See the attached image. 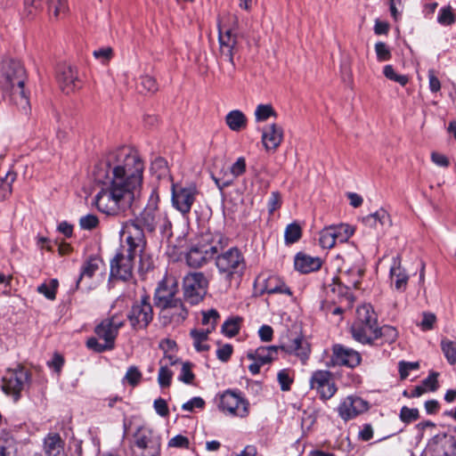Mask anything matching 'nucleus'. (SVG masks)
<instances>
[{"instance_id":"nucleus-12","label":"nucleus","mask_w":456,"mask_h":456,"mask_svg":"<svg viewBox=\"0 0 456 456\" xmlns=\"http://www.w3.org/2000/svg\"><path fill=\"white\" fill-rule=\"evenodd\" d=\"M28 380V374L24 368L8 370L2 378V390L5 395L12 396L14 401H17Z\"/></svg>"},{"instance_id":"nucleus-64","label":"nucleus","mask_w":456,"mask_h":456,"mask_svg":"<svg viewBox=\"0 0 456 456\" xmlns=\"http://www.w3.org/2000/svg\"><path fill=\"white\" fill-rule=\"evenodd\" d=\"M86 346L88 348H90L95 352H98V353H102V352L110 350L113 348V347H109L108 343L105 341H103V343H100L98 341V338H90L86 342Z\"/></svg>"},{"instance_id":"nucleus-14","label":"nucleus","mask_w":456,"mask_h":456,"mask_svg":"<svg viewBox=\"0 0 456 456\" xmlns=\"http://www.w3.org/2000/svg\"><path fill=\"white\" fill-rule=\"evenodd\" d=\"M219 45L220 57L230 62L232 65V70L228 73V76L233 77L236 67L234 56L240 52L239 37L237 34L232 32L231 29L226 30L224 33L220 32Z\"/></svg>"},{"instance_id":"nucleus-32","label":"nucleus","mask_w":456,"mask_h":456,"mask_svg":"<svg viewBox=\"0 0 456 456\" xmlns=\"http://www.w3.org/2000/svg\"><path fill=\"white\" fill-rule=\"evenodd\" d=\"M247 118L245 114L239 110H234L230 112L225 117V123L228 127L234 132H239L244 129L247 126Z\"/></svg>"},{"instance_id":"nucleus-11","label":"nucleus","mask_w":456,"mask_h":456,"mask_svg":"<svg viewBox=\"0 0 456 456\" xmlns=\"http://www.w3.org/2000/svg\"><path fill=\"white\" fill-rule=\"evenodd\" d=\"M309 386L323 401L330 399L338 390L333 374L326 370H314L309 379Z\"/></svg>"},{"instance_id":"nucleus-20","label":"nucleus","mask_w":456,"mask_h":456,"mask_svg":"<svg viewBox=\"0 0 456 456\" xmlns=\"http://www.w3.org/2000/svg\"><path fill=\"white\" fill-rule=\"evenodd\" d=\"M368 410V403L358 396L346 397L338 408V415L344 420L352 419Z\"/></svg>"},{"instance_id":"nucleus-33","label":"nucleus","mask_w":456,"mask_h":456,"mask_svg":"<svg viewBox=\"0 0 456 456\" xmlns=\"http://www.w3.org/2000/svg\"><path fill=\"white\" fill-rule=\"evenodd\" d=\"M351 288L345 283L342 280L338 282H334L331 285V291L333 294H337L342 301H345L347 307H351L354 297L351 293Z\"/></svg>"},{"instance_id":"nucleus-54","label":"nucleus","mask_w":456,"mask_h":456,"mask_svg":"<svg viewBox=\"0 0 456 456\" xmlns=\"http://www.w3.org/2000/svg\"><path fill=\"white\" fill-rule=\"evenodd\" d=\"M383 73L387 78L397 82L401 86H405L408 83L407 76L396 74L392 65H386Z\"/></svg>"},{"instance_id":"nucleus-17","label":"nucleus","mask_w":456,"mask_h":456,"mask_svg":"<svg viewBox=\"0 0 456 456\" xmlns=\"http://www.w3.org/2000/svg\"><path fill=\"white\" fill-rule=\"evenodd\" d=\"M178 292V286L174 278H165L159 282L156 289L154 300L155 305L159 308L167 306L168 304L174 303L178 300L176 294Z\"/></svg>"},{"instance_id":"nucleus-41","label":"nucleus","mask_w":456,"mask_h":456,"mask_svg":"<svg viewBox=\"0 0 456 456\" xmlns=\"http://www.w3.org/2000/svg\"><path fill=\"white\" fill-rule=\"evenodd\" d=\"M441 349L450 364L456 363V340L443 338L441 340Z\"/></svg>"},{"instance_id":"nucleus-44","label":"nucleus","mask_w":456,"mask_h":456,"mask_svg":"<svg viewBox=\"0 0 456 456\" xmlns=\"http://www.w3.org/2000/svg\"><path fill=\"white\" fill-rule=\"evenodd\" d=\"M319 242L323 248H331L335 246L338 240L335 238V232L331 226L325 227L321 231Z\"/></svg>"},{"instance_id":"nucleus-4","label":"nucleus","mask_w":456,"mask_h":456,"mask_svg":"<svg viewBox=\"0 0 456 456\" xmlns=\"http://www.w3.org/2000/svg\"><path fill=\"white\" fill-rule=\"evenodd\" d=\"M229 240L222 233L201 234L186 254V263L193 268H199L213 260L216 256L228 246Z\"/></svg>"},{"instance_id":"nucleus-47","label":"nucleus","mask_w":456,"mask_h":456,"mask_svg":"<svg viewBox=\"0 0 456 456\" xmlns=\"http://www.w3.org/2000/svg\"><path fill=\"white\" fill-rule=\"evenodd\" d=\"M16 450V442L12 437L0 436V456H13Z\"/></svg>"},{"instance_id":"nucleus-15","label":"nucleus","mask_w":456,"mask_h":456,"mask_svg":"<svg viewBox=\"0 0 456 456\" xmlns=\"http://www.w3.org/2000/svg\"><path fill=\"white\" fill-rule=\"evenodd\" d=\"M125 324V319L118 314L102 320L94 329L98 338L108 343L109 347H114L118 330Z\"/></svg>"},{"instance_id":"nucleus-9","label":"nucleus","mask_w":456,"mask_h":456,"mask_svg":"<svg viewBox=\"0 0 456 456\" xmlns=\"http://www.w3.org/2000/svg\"><path fill=\"white\" fill-rule=\"evenodd\" d=\"M208 281L203 273H191L183 279V296L191 305L200 302L207 293Z\"/></svg>"},{"instance_id":"nucleus-60","label":"nucleus","mask_w":456,"mask_h":456,"mask_svg":"<svg viewBox=\"0 0 456 456\" xmlns=\"http://www.w3.org/2000/svg\"><path fill=\"white\" fill-rule=\"evenodd\" d=\"M93 55L95 59L99 60L102 63L108 62L113 56V50L110 47H103L93 52Z\"/></svg>"},{"instance_id":"nucleus-53","label":"nucleus","mask_w":456,"mask_h":456,"mask_svg":"<svg viewBox=\"0 0 456 456\" xmlns=\"http://www.w3.org/2000/svg\"><path fill=\"white\" fill-rule=\"evenodd\" d=\"M399 418L403 422L408 424L417 420L419 418V412L416 408L403 406L400 411Z\"/></svg>"},{"instance_id":"nucleus-19","label":"nucleus","mask_w":456,"mask_h":456,"mask_svg":"<svg viewBox=\"0 0 456 456\" xmlns=\"http://www.w3.org/2000/svg\"><path fill=\"white\" fill-rule=\"evenodd\" d=\"M280 349L289 354L297 356L304 364L308 360L311 353L310 344L300 335L289 338L286 342L280 346Z\"/></svg>"},{"instance_id":"nucleus-50","label":"nucleus","mask_w":456,"mask_h":456,"mask_svg":"<svg viewBox=\"0 0 456 456\" xmlns=\"http://www.w3.org/2000/svg\"><path fill=\"white\" fill-rule=\"evenodd\" d=\"M276 116L274 109L270 104H259L255 110V118L257 122H263Z\"/></svg>"},{"instance_id":"nucleus-35","label":"nucleus","mask_w":456,"mask_h":456,"mask_svg":"<svg viewBox=\"0 0 456 456\" xmlns=\"http://www.w3.org/2000/svg\"><path fill=\"white\" fill-rule=\"evenodd\" d=\"M135 445L141 449H158V436L151 432L139 433L135 438Z\"/></svg>"},{"instance_id":"nucleus-25","label":"nucleus","mask_w":456,"mask_h":456,"mask_svg":"<svg viewBox=\"0 0 456 456\" xmlns=\"http://www.w3.org/2000/svg\"><path fill=\"white\" fill-rule=\"evenodd\" d=\"M389 275L395 289L400 292L405 291L409 281V274L402 266V258L399 255L392 259Z\"/></svg>"},{"instance_id":"nucleus-58","label":"nucleus","mask_w":456,"mask_h":456,"mask_svg":"<svg viewBox=\"0 0 456 456\" xmlns=\"http://www.w3.org/2000/svg\"><path fill=\"white\" fill-rule=\"evenodd\" d=\"M375 52L379 61H389L392 57L388 46L383 42H378L375 45Z\"/></svg>"},{"instance_id":"nucleus-21","label":"nucleus","mask_w":456,"mask_h":456,"mask_svg":"<svg viewBox=\"0 0 456 456\" xmlns=\"http://www.w3.org/2000/svg\"><path fill=\"white\" fill-rule=\"evenodd\" d=\"M57 79L61 90L65 94H70L81 87L77 70L70 65L62 64L59 67Z\"/></svg>"},{"instance_id":"nucleus-26","label":"nucleus","mask_w":456,"mask_h":456,"mask_svg":"<svg viewBox=\"0 0 456 456\" xmlns=\"http://www.w3.org/2000/svg\"><path fill=\"white\" fill-rule=\"evenodd\" d=\"M283 140V129L277 124L265 126L262 133V142L265 150L275 151Z\"/></svg>"},{"instance_id":"nucleus-24","label":"nucleus","mask_w":456,"mask_h":456,"mask_svg":"<svg viewBox=\"0 0 456 456\" xmlns=\"http://www.w3.org/2000/svg\"><path fill=\"white\" fill-rule=\"evenodd\" d=\"M188 315V311L185 308L181 299L174 301L172 304H168L160 309V317L165 325L169 323L180 324L182 323Z\"/></svg>"},{"instance_id":"nucleus-46","label":"nucleus","mask_w":456,"mask_h":456,"mask_svg":"<svg viewBox=\"0 0 456 456\" xmlns=\"http://www.w3.org/2000/svg\"><path fill=\"white\" fill-rule=\"evenodd\" d=\"M334 230L335 238L338 242L343 243L348 240V239L354 234V228L346 224H340L338 225H330Z\"/></svg>"},{"instance_id":"nucleus-45","label":"nucleus","mask_w":456,"mask_h":456,"mask_svg":"<svg viewBox=\"0 0 456 456\" xmlns=\"http://www.w3.org/2000/svg\"><path fill=\"white\" fill-rule=\"evenodd\" d=\"M142 379V374L136 366L128 367L124 378L122 379L123 384H128L134 387L139 385Z\"/></svg>"},{"instance_id":"nucleus-52","label":"nucleus","mask_w":456,"mask_h":456,"mask_svg":"<svg viewBox=\"0 0 456 456\" xmlns=\"http://www.w3.org/2000/svg\"><path fill=\"white\" fill-rule=\"evenodd\" d=\"M138 89L141 93H155L158 90L156 79L151 76H142L140 78Z\"/></svg>"},{"instance_id":"nucleus-10","label":"nucleus","mask_w":456,"mask_h":456,"mask_svg":"<svg viewBox=\"0 0 456 456\" xmlns=\"http://www.w3.org/2000/svg\"><path fill=\"white\" fill-rule=\"evenodd\" d=\"M249 403L240 393L225 391L220 396L219 409L226 415L245 418L248 415Z\"/></svg>"},{"instance_id":"nucleus-3","label":"nucleus","mask_w":456,"mask_h":456,"mask_svg":"<svg viewBox=\"0 0 456 456\" xmlns=\"http://www.w3.org/2000/svg\"><path fill=\"white\" fill-rule=\"evenodd\" d=\"M0 77L3 88L11 93L13 102L26 110L29 101L24 89L27 75L22 63L13 59L4 60L0 64Z\"/></svg>"},{"instance_id":"nucleus-23","label":"nucleus","mask_w":456,"mask_h":456,"mask_svg":"<svg viewBox=\"0 0 456 456\" xmlns=\"http://www.w3.org/2000/svg\"><path fill=\"white\" fill-rule=\"evenodd\" d=\"M433 456H455L456 440L453 436L442 434L433 438L429 444Z\"/></svg>"},{"instance_id":"nucleus-29","label":"nucleus","mask_w":456,"mask_h":456,"mask_svg":"<svg viewBox=\"0 0 456 456\" xmlns=\"http://www.w3.org/2000/svg\"><path fill=\"white\" fill-rule=\"evenodd\" d=\"M177 358L167 354L160 360V368L158 375V382L161 387H167L170 386L173 372L168 369L167 365H175L177 362Z\"/></svg>"},{"instance_id":"nucleus-6","label":"nucleus","mask_w":456,"mask_h":456,"mask_svg":"<svg viewBox=\"0 0 456 456\" xmlns=\"http://www.w3.org/2000/svg\"><path fill=\"white\" fill-rule=\"evenodd\" d=\"M127 247H121L110 261V277L120 281H129L133 277L134 259L144 248L134 246L133 240L126 238Z\"/></svg>"},{"instance_id":"nucleus-31","label":"nucleus","mask_w":456,"mask_h":456,"mask_svg":"<svg viewBox=\"0 0 456 456\" xmlns=\"http://www.w3.org/2000/svg\"><path fill=\"white\" fill-rule=\"evenodd\" d=\"M362 222L365 225L374 227L376 229H378L379 226H390L391 224L388 213L382 208L363 217Z\"/></svg>"},{"instance_id":"nucleus-59","label":"nucleus","mask_w":456,"mask_h":456,"mask_svg":"<svg viewBox=\"0 0 456 456\" xmlns=\"http://www.w3.org/2000/svg\"><path fill=\"white\" fill-rule=\"evenodd\" d=\"M195 376L191 370V364L190 362H183L178 379L185 384H191Z\"/></svg>"},{"instance_id":"nucleus-51","label":"nucleus","mask_w":456,"mask_h":456,"mask_svg":"<svg viewBox=\"0 0 456 456\" xmlns=\"http://www.w3.org/2000/svg\"><path fill=\"white\" fill-rule=\"evenodd\" d=\"M151 171L156 175V176L160 179L165 177L168 174V167L167 162L163 158H156L151 165Z\"/></svg>"},{"instance_id":"nucleus-2","label":"nucleus","mask_w":456,"mask_h":456,"mask_svg":"<svg viewBox=\"0 0 456 456\" xmlns=\"http://www.w3.org/2000/svg\"><path fill=\"white\" fill-rule=\"evenodd\" d=\"M158 203L159 196L152 191L145 208L124 224L121 232L133 240L134 246L145 247L144 231L153 232L159 230L162 237L167 239L172 236V224L167 212L160 209Z\"/></svg>"},{"instance_id":"nucleus-40","label":"nucleus","mask_w":456,"mask_h":456,"mask_svg":"<svg viewBox=\"0 0 456 456\" xmlns=\"http://www.w3.org/2000/svg\"><path fill=\"white\" fill-rule=\"evenodd\" d=\"M265 290L268 294H285L290 296V289L282 281L275 278H271L267 281Z\"/></svg>"},{"instance_id":"nucleus-62","label":"nucleus","mask_w":456,"mask_h":456,"mask_svg":"<svg viewBox=\"0 0 456 456\" xmlns=\"http://www.w3.org/2000/svg\"><path fill=\"white\" fill-rule=\"evenodd\" d=\"M204 406H205V401L200 396H195V397L191 398L190 401L184 403L182 405V409L183 411L192 412L194 411V409H202V408H204Z\"/></svg>"},{"instance_id":"nucleus-55","label":"nucleus","mask_w":456,"mask_h":456,"mask_svg":"<svg viewBox=\"0 0 456 456\" xmlns=\"http://www.w3.org/2000/svg\"><path fill=\"white\" fill-rule=\"evenodd\" d=\"M436 322V317L434 314L424 312L422 314L421 321L417 322V325L421 329V330L428 331L434 329Z\"/></svg>"},{"instance_id":"nucleus-36","label":"nucleus","mask_w":456,"mask_h":456,"mask_svg":"<svg viewBox=\"0 0 456 456\" xmlns=\"http://www.w3.org/2000/svg\"><path fill=\"white\" fill-rule=\"evenodd\" d=\"M99 270V260L97 258H90L81 266L79 277L77 281V288L84 281V279H91Z\"/></svg>"},{"instance_id":"nucleus-48","label":"nucleus","mask_w":456,"mask_h":456,"mask_svg":"<svg viewBox=\"0 0 456 456\" xmlns=\"http://www.w3.org/2000/svg\"><path fill=\"white\" fill-rule=\"evenodd\" d=\"M398 336V332L395 328L385 325L383 327H377V339L384 338L386 343L391 344L394 343Z\"/></svg>"},{"instance_id":"nucleus-13","label":"nucleus","mask_w":456,"mask_h":456,"mask_svg":"<svg viewBox=\"0 0 456 456\" xmlns=\"http://www.w3.org/2000/svg\"><path fill=\"white\" fill-rule=\"evenodd\" d=\"M199 191L195 185L191 184L185 187L172 185V203L183 216L190 213Z\"/></svg>"},{"instance_id":"nucleus-28","label":"nucleus","mask_w":456,"mask_h":456,"mask_svg":"<svg viewBox=\"0 0 456 456\" xmlns=\"http://www.w3.org/2000/svg\"><path fill=\"white\" fill-rule=\"evenodd\" d=\"M295 268L302 273H308L320 269L322 261L319 257H314L305 254H297L294 261Z\"/></svg>"},{"instance_id":"nucleus-39","label":"nucleus","mask_w":456,"mask_h":456,"mask_svg":"<svg viewBox=\"0 0 456 456\" xmlns=\"http://www.w3.org/2000/svg\"><path fill=\"white\" fill-rule=\"evenodd\" d=\"M15 179L16 174L11 171L7 172L4 177H0V201L11 195Z\"/></svg>"},{"instance_id":"nucleus-8","label":"nucleus","mask_w":456,"mask_h":456,"mask_svg":"<svg viewBox=\"0 0 456 456\" xmlns=\"http://www.w3.org/2000/svg\"><path fill=\"white\" fill-rule=\"evenodd\" d=\"M126 318L134 330H145L153 320V309L150 296L143 295L135 301L126 314Z\"/></svg>"},{"instance_id":"nucleus-63","label":"nucleus","mask_w":456,"mask_h":456,"mask_svg":"<svg viewBox=\"0 0 456 456\" xmlns=\"http://www.w3.org/2000/svg\"><path fill=\"white\" fill-rule=\"evenodd\" d=\"M281 206V197L278 191H273L268 200V212L273 215L275 210L279 209Z\"/></svg>"},{"instance_id":"nucleus-43","label":"nucleus","mask_w":456,"mask_h":456,"mask_svg":"<svg viewBox=\"0 0 456 456\" xmlns=\"http://www.w3.org/2000/svg\"><path fill=\"white\" fill-rule=\"evenodd\" d=\"M301 236L302 229L297 223H291L285 228L284 240L286 244H293L297 242Z\"/></svg>"},{"instance_id":"nucleus-7","label":"nucleus","mask_w":456,"mask_h":456,"mask_svg":"<svg viewBox=\"0 0 456 456\" xmlns=\"http://www.w3.org/2000/svg\"><path fill=\"white\" fill-rule=\"evenodd\" d=\"M216 265L220 274L227 281L240 279L246 269L243 255L237 248H231L216 257Z\"/></svg>"},{"instance_id":"nucleus-5","label":"nucleus","mask_w":456,"mask_h":456,"mask_svg":"<svg viewBox=\"0 0 456 456\" xmlns=\"http://www.w3.org/2000/svg\"><path fill=\"white\" fill-rule=\"evenodd\" d=\"M378 316L370 304H363L356 310L351 326L353 338L362 345H374L377 340Z\"/></svg>"},{"instance_id":"nucleus-42","label":"nucleus","mask_w":456,"mask_h":456,"mask_svg":"<svg viewBox=\"0 0 456 456\" xmlns=\"http://www.w3.org/2000/svg\"><path fill=\"white\" fill-rule=\"evenodd\" d=\"M59 286L57 279H52L49 282H45L39 285L37 289V292L44 295L49 300H54L56 292Z\"/></svg>"},{"instance_id":"nucleus-16","label":"nucleus","mask_w":456,"mask_h":456,"mask_svg":"<svg viewBox=\"0 0 456 456\" xmlns=\"http://www.w3.org/2000/svg\"><path fill=\"white\" fill-rule=\"evenodd\" d=\"M361 361L362 357L357 351L340 344H336L332 346V356L327 365L329 367L346 366L354 368L361 363Z\"/></svg>"},{"instance_id":"nucleus-22","label":"nucleus","mask_w":456,"mask_h":456,"mask_svg":"<svg viewBox=\"0 0 456 456\" xmlns=\"http://www.w3.org/2000/svg\"><path fill=\"white\" fill-rule=\"evenodd\" d=\"M246 171V159L240 157L237 160L228 168L227 171L220 175H212V178L220 190L230 186L233 181L241 175Z\"/></svg>"},{"instance_id":"nucleus-61","label":"nucleus","mask_w":456,"mask_h":456,"mask_svg":"<svg viewBox=\"0 0 456 456\" xmlns=\"http://www.w3.org/2000/svg\"><path fill=\"white\" fill-rule=\"evenodd\" d=\"M278 381L280 383L281 388L282 391H288L290 389V385L292 383V379L289 376V372L288 370H281L278 372L277 375Z\"/></svg>"},{"instance_id":"nucleus-56","label":"nucleus","mask_w":456,"mask_h":456,"mask_svg":"<svg viewBox=\"0 0 456 456\" xmlns=\"http://www.w3.org/2000/svg\"><path fill=\"white\" fill-rule=\"evenodd\" d=\"M99 224V218L94 214L83 216L79 219V225L83 230H93Z\"/></svg>"},{"instance_id":"nucleus-34","label":"nucleus","mask_w":456,"mask_h":456,"mask_svg":"<svg viewBox=\"0 0 456 456\" xmlns=\"http://www.w3.org/2000/svg\"><path fill=\"white\" fill-rule=\"evenodd\" d=\"M362 275L363 269L360 266H354L348 269L339 279L346 283L351 289H356L361 283Z\"/></svg>"},{"instance_id":"nucleus-49","label":"nucleus","mask_w":456,"mask_h":456,"mask_svg":"<svg viewBox=\"0 0 456 456\" xmlns=\"http://www.w3.org/2000/svg\"><path fill=\"white\" fill-rule=\"evenodd\" d=\"M456 21V16L452 8L448 5L442 7L437 15V22L442 26H451Z\"/></svg>"},{"instance_id":"nucleus-30","label":"nucleus","mask_w":456,"mask_h":456,"mask_svg":"<svg viewBox=\"0 0 456 456\" xmlns=\"http://www.w3.org/2000/svg\"><path fill=\"white\" fill-rule=\"evenodd\" d=\"M44 451L47 456H63V441L59 434H49L45 438Z\"/></svg>"},{"instance_id":"nucleus-27","label":"nucleus","mask_w":456,"mask_h":456,"mask_svg":"<svg viewBox=\"0 0 456 456\" xmlns=\"http://www.w3.org/2000/svg\"><path fill=\"white\" fill-rule=\"evenodd\" d=\"M280 346H259L256 350L248 352L247 357L252 361H258L260 363L267 364L276 360Z\"/></svg>"},{"instance_id":"nucleus-37","label":"nucleus","mask_w":456,"mask_h":456,"mask_svg":"<svg viewBox=\"0 0 456 456\" xmlns=\"http://www.w3.org/2000/svg\"><path fill=\"white\" fill-rule=\"evenodd\" d=\"M211 330H191L190 334L193 339V346L198 352H203L208 350L209 346L204 342L208 339V334L211 333Z\"/></svg>"},{"instance_id":"nucleus-18","label":"nucleus","mask_w":456,"mask_h":456,"mask_svg":"<svg viewBox=\"0 0 456 456\" xmlns=\"http://www.w3.org/2000/svg\"><path fill=\"white\" fill-rule=\"evenodd\" d=\"M24 4L30 14L33 13V10L42 9L46 4L50 16L55 19L64 17L69 11L67 0H25Z\"/></svg>"},{"instance_id":"nucleus-57","label":"nucleus","mask_w":456,"mask_h":456,"mask_svg":"<svg viewBox=\"0 0 456 456\" xmlns=\"http://www.w3.org/2000/svg\"><path fill=\"white\" fill-rule=\"evenodd\" d=\"M219 314L216 310L211 309L206 313H203L202 324L208 325V329L213 331L216 329V325L219 319Z\"/></svg>"},{"instance_id":"nucleus-38","label":"nucleus","mask_w":456,"mask_h":456,"mask_svg":"<svg viewBox=\"0 0 456 456\" xmlns=\"http://www.w3.org/2000/svg\"><path fill=\"white\" fill-rule=\"evenodd\" d=\"M242 318L240 316H232L227 319L222 325V332L229 338L236 336L240 329Z\"/></svg>"},{"instance_id":"nucleus-1","label":"nucleus","mask_w":456,"mask_h":456,"mask_svg":"<svg viewBox=\"0 0 456 456\" xmlns=\"http://www.w3.org/2000/svg\"><path fill=\"white\" fill-rule=\"evenodd\" d=\"M144 165L134 153H111L96 164L93 172L94 183L100 186L94 203L107 215L125 214L137 204L142 195Z\"/></svg>"}]
</instances>
